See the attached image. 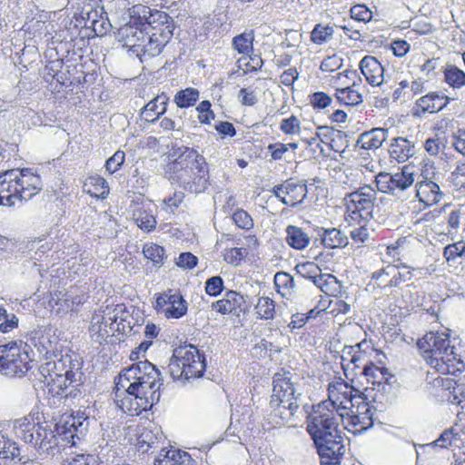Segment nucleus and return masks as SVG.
I'll return each instance as SVG.
<instances>
[{"label":"nucleus","mask_w":465,"mask_h":465,"mask_svg":"<svg viewBox=\"0 0 465 465\" xmlns=\"http://www.w3.org/2000/svg\"><path fill=\"white\" fill-rule=\"evenodd\" d=\"M280 129L286 134H296L300 133V121L295 115L289 118L282 119L280 124Z\"/></svg>","instance_id":"bf43d9fd"},{"label":"nucleus","mask_w":465,"mask_h":465,"mask_svg":"<svg viewBox=\"0 0 465 465\" xmlns=\"http://www.w3.org/2000/svg\"><path fill=\"white\" fill-rule=\"evenodd\" d=\"M417 346L426 362L440 373L457 375L465 369L446 332L430 331L418 341Z\"/></svg>","instance_id":"20e7f679"},{"label":"nucleus","mask_w":465,"mask_h":465,"mask_svg":"<svg viewBox=\"0 0 465 465\" xmlns=\"http://www.w3.org/2000/svg\"><path fill=\"white\" fill-rule=\"evenodd\" d=\"M32 360L22 341L0 345V372L7 377H23L31 369Z\"/></svg>","instance_id":"9d476101"},{"label":"nucleus","mask_w":465,"mask_h":465,"mask_svg":"<svg viewBox=\"0 0 465 465\" xmlns=\"http://www.w3.org/2000/svg\"><path fill=\"white\" fill-rule=\"evenodd\" d=\"M19 455L20 449L17 444L0 431V458L18 459L21 461L22 460L19 458Z\"/></svg>","instance_id":"79ce46f5"},{"label":"nucleus","mask_w":465,"mask_h":465,"mask_svg":"<svg viewBox=\"0 0 465 465\" xmlns=\"http://www.w3.org/2000/svg\"><path fill=\"white\" fill-rule=\"evenodd\" d=\"M154 465H195V462L186 451L162 449Z\"/></svg>","instance_id":"7c9ffc66"},{"label":"nucleus","mask_w":465,"mask_h":465,"mask_svg":"<svg viewBox=\"0 0 465 465\" xmlns=\"http://www.w3.org/2000/svg\"><path fill=\"white\" fill-rule=\"evenodd\" d=\"M340 411L344 414V428L353 434L361 433L373 425V411L367 398L347 384L336 386Z\"/></svg>","instance_id":"39448f33"},{"label":"nucleus","mask_w":465,"mask_h":465,"mask_svg":"<svg viewBox=\"0 0 465 465\" xmlns=\"http://www.w3.org/2000/svg\"><path fill=\"white\" fill-rule=\"evenodd\" d=\"M309 98L311 105L317 110L326 108L332 102L331 97L324 92H315Z\"/></svg>","instance_id":"603ef678"},{"label":"nucleus","mask_w":465,"mask_h":465,"mask_svg":"<svg viewBox=\"0 0 465 465\" xmlns=\"http://www.w3.org/2000/svg\"><path fill=\"white\" fill-rule=\"evenodd\" d=\"M160 398L154 395V391H131V386L120 387L115 391L114 402L117 407L130 416H138L143 411L150 410Z\"/></svg>","instance_id":"9b49d317"},{"label":"nucleus","mask_w":465,"mask_h":465,"mask_svg":"<svg viewBox=\"0 0 465 465\" xmlns=\"http://www.w3.org/2000/svg\"><path fill=\"white\" fill-rule=\"evenodd\" d=\"M146 32L145 24H143L142 16L132 17L128 24L121 26L118 30V40L124 43L134 54L137 51L139 44L145 42Z\"/></svg>","instance_id":"a211bd4d"},{"label":"nucleus","mask_w":465,"mask_h":465,"mask_svg":"<svg viewBox=\"0 0 465 465\" xmlns=\"http://www.w3.org/2000/svg\"><path fill=\"white\" fill-rule=\"evenodd\" d=\"M361 373L366 377L369 383L377 385L378 391L391 394L392 387L390 379H391L392 376L388 372L386 368L378 367L372 362H370L363 365Z\"/></svg>","instance_id":"b1692460"},{"label":"nucleus","mask_w":465,"mask_h":465,"mask_svg":"<svg viewBox=\"0 0 465 465\" xmlns=\"http://www.w3.org/2000/svg\"><path fill=\"white\" fill-rule=\"evenodd\" d=\"M235 225L243 230H251L253 227V221L251 215L243 209H238L232 216Z\"/></svg>","instance_id":"3c124183"},{"label":"nucleus","mask_w":465,"mask_h":465,"mask_svg":"<svg viewBox=\"0 0 465 465\" xmlns=\"http://www.w3.org/2000/svg\"><path fill=\"white\" fill-rule=\"evenodd\" d=\"M164 252V249L155 243H146L143 248L144 257L152 261L155 265L163 264Z\"/></svg>","instance_id":"a18cd8bd"},{"label":"nucleus","mask_w":465,"mask_h":465,"mask_svg":"<svg viewBox=\"0 0 465 465\" xmlns=\"http://www.w3.org/2000/svg\"><path fill=\"white\" fill-rule=\"evenodd\" d=\"M342 61L338 54H332L322 60L320 68L322 72L332 73L342 66Z\"/></svg>","instance_id":"13d9d810"},{"label":"nucleus","mask_w":465,"mask_h":465,"mask_svg":"<svg viewBox=\"0 0 465 465\" xmlns=\"http://www.w3.org/2000/svg\"><path fill=\"white\" fill-rule=\"evenodd\" d=\"M389 153L398 163H403L414 155V143L403 137L393 138L390 144Z\"/></svg>","instance_id":"c756f323"},{"label":"nucleus","mask_w":465,"mask_h":465,"mask_svg":"<svg viewBox=\"0 0 465 465\" xmlns=\"http://www.w3.org/2000/svg\"><path fill=\"white\" fill-rule=\"evenodd\" d=\"M8 193L14 199V205L29 201L43 189V182L39 174L31 168L11 169L0 173Z\"/></svg>","instance_id":"6e6552de"},{"label":"nucleus","mask_w":465,"mask_h":465,"mask_svg":"<svg viewBox=\"0 0 465 465\" xmlns=\"http://www.w3.org/2000/svg\"><path fill=\"white\" fill-rule=\"evenodd\" d=\"M416 196L427 206L438 203L442 198L440 186L427 177L416 184Z\"/></svg>","instance_id":"cd10ccee"},{"label":"nucleus","mask_w":465,"mask_h":465,"mask_svg":"<svg viewBox=\"0 0 465 465\" xmlns=\"http://www.w3.org/2000/svg\"><path fill=\"white\" fill-rule=\"evenodd\" d=\"M223 280L216 275L207 279L205 282V292L210 296H218L223 290Z\"/></svg>","instance_id":"6e6d98bb"},{"label":"nucleus","mask_w":465,"mask_h":465,"mask_svg":"<svg viewBox=\"0 0 465 465\" xmlns=\"http://www.w3.org/2000/svg\"><path fill=\"white\" fill-rule=\"evenodd\" d=\"M286 242L293 249L302 250L310 243L309 235L300 227L288 225L286 227Z\"/></svg>","instance_id":"c9c22d12"},{"label":"nucleus","mask_w":465,"mask_h":465,"mask_svg":"<svg viewBox=\"0 0 465 465\" xmlns=\"http://www.w3.org/2000/svg\"><path fill=\"white\" fill-rule=\"evenodd\" d=\"M199 95L196 88L188 87L176 93L174 102L179 108H188L195 104Z\"/></svg>","instance_id":"a19ab883"},{"label":"nucleus","mask_w":465,"mask_h":465,"mask_svg":"<svg viewBox=\"0 0 465 465\" xmlns=\"http://www.w3.org/2000/svg\"><path fill=\"white\" fill-rule=\"evenodd\" d=\"M272 395L270 405L272 408H282L292 416L298 410L296 389L292 381V373L284 371L276 373L273 377Z\"/></svg>","instance_id":"f8f14e48"},{"label":"nucleus","mask_w":465,"mask_h":465,"mask_svg":"<svg viewBox=\"0 0 465 465\" xmlns=\"http://www.w3.org/2000/svg\"><path fill=\"white\" fill-rule=\"evenodd\" d=\"M168 371L171 375V377L173 380L178 379H185V370L183 364L180 362L179 358H175V351H173V354L172 358L170 359V362L168 364Z\"/></svg>","instance_id":"4d7b16f0"},{"label":"nucleus","mask_w":465,"mask_h":465,"mask_svg":"<svg viewBox=\"0 0 465 465\" xmlns=\"http://www.w3.org/2000/svg\"><path fill=\"white\" fill-rule=\"evenodd\" d=\"M391 276V280L384 287H398L401 283L411 281L415 274L410 270V266L405 263H401L394 265V272Z\"/></svg>","instance_id":"ea45409f"},{"label":"nucleus","mask_w":465,"mask_h":465,"mask_svg":"<svg viewBox=\"0 0 465 465\" xmlns=\"http://www.w3.org/2000/svg\"><path fill=\"white\" fill-rule=\"evenodd\" d=\"M83 362L78 353L66 351L59 360L43 363L39 371L48 393L64 399L80 397L84 378Z\"/></svg>","instance_id":"7ed1b4c3"},{"label":"nucleus","mask_w":465,"mask_h":465,"mask_svg":"<svg viewBox=\"0 0 465 465\" xmlns=\"http://www.w3.org/2000/svg\"><path fill=\"white\" fill-rule=\"evenodd\" d=\"M376 191L370 185H364L357 190L346 193V219L360 223L368 222L373 217Z\"/></svg>","instance_id":"1a4fd4ad"},{"label":"nucleus","mask_w":465,"mask_h":465,"mask_svg":"<svg viewBox=\"0 0 465 465\" xmlns=\"http://www.w3.org/2000/svg\"><path fill=\"white\" fill-rule=\"evenodd\" d=\"M211 103L208 100L202 101L196 107L199 113L198 119L201 124H210L211 120L214 119V113L211 109Z\"/></svg>","instance_id":"864d4df0"},{"label":"nucleus","mask_w":465,"mask_h":465,"mask_svg":"<svg viewBox=\"0 0 465 465\" xmlns=\"http://www.w3.org/2000/svg\"><path fill=\"white\" fill-rule=\"evenodd\" d=\"M239 97L241 98L242 104L245 106H253L258 102L255 91L250 87L242 88L239 91Z\"/></svg>","instance_id":"338daca9"},{"label":"nucleus","mask_w":465,"mask_h":465,"mask_svg":"<svg viewBox=\"0 0 465 465\" xmlns=\"http://www.w3.org/2000/svg\"><path fill=\"white\" fill-rule=\"evenodd\" d=\"M387 136V129L372 128L360 134L356 142V146L364 150L378 149L385 142Z\"/></svg>","instance_id":"c85d7f7f"},{"label":"nucleus","mask_w":465,"mask_h":465,"mask_svg":"<svg viewBox=\"0 0 465 465\" xmlns=\"http://www.w3.org/2000/svg\"><path fill=\"white\" fill-rule=\"evenodd\" d=\"M169 25L158 32H148L145 42L139 44L137 51L134 53L139 59L143 62L146 59L159 55L166 44L173 36Z\"/></svg>","instance_id":"f3484780"},{"label":"nucleus","mask_w":465,"mask_h":465,"mask_svg":"<svg viewBox=\"0 0 465 465\" xmlns=\"http://www.w3.org/2000/svg\"><path fill=\"white\" fill-rule=\"evenodd\" d=\"M68 465H98L97 457L92 454H76Z\"/></svg>","instance_id":"774afa93"},{"label":"nucleus","mask_w":465,"mask_h":465,"mask_svg":"<svg viewBox=\"0 0 465 465\" xmlns=\"http://www.w3.org/2000/svg\"><path fill=\"white\" fill-rule=\"evenodd\" d=\"M125 161V153L124 151H116L111 157H109L104 164L105 170L108 173L113 174L119 171Z\"/></svg>","instance_id":"8fccbe9b"},{"label":"nucleus","mask_w":465,"mask_h":465,"mask_svg":"<svg viewBox=\"0 0 465 465\" xmlns=\"http://www.w3.org/2000/svg\"><path fill=\"white\" fill-rule=\"evenodd\" d=\"M333 33L331 25L317 24L311 33V39L316 45H322L331 39Z\"/></svg>","instance_id":"c03bdc74"},{"label":"nucleus","mask_w":465,"mask_h":465,"mask_svg":"<svg viewBox=\"0 0 465 465\" xmlns=\"http://www.w3.org/2000/svg\"><path fill=\"white\" fill-rule=\"evenodd\" d=\"M38 420L37 431L35 432L38 441V451L44 453L52 452L59 444L63 441L62 436H60L55 430V423L53 424L51 421Z\"/></svg>","instance_id":"aec40b11"},{"label":"nucleus","mask_w":465,"mask_h":465,"mask_svg":"<svg viewBox=\"0 0 465 465\" xmlns=\"http://www.w3.org/2000/svg\"><path fill=\"white\" fill-rule=\"evenodd\" d=\"M168 157L173 160L166 165L165 174L172 183L194 194L207 190L209 168L205 158L197 150L173 144Z\"/></svg>","instance_id":"f03ea898"},{"label":"nucleus","mask_w":465,"mask_h":465,"mask_svg":"<svg viewBox=\"0 0 465 465\" xmlns=\"http://www.w3.org/2000/svg\"><path fill=\"white\" fill-rule=\"evenodd\" d=\"M450 101V98L441 93H429L416 101L412 108V114L414 116H421L426 113H438L444 109Z\"/></svg>","instance_id":"412c9836"},{"label":"nucleus","mask_w":465,"mask_h":465,"mask_svg":"<svg viewBox=\"0 0 465 465\" xmlns=\"http://www.w3.org/2000/svg\"><path fill=\"white\" fill-rule=\"evenodd\" d=\"M141 9L142 13L140 15L143 24H145L146 32H148L149 29L153 30V32H158L165 28L166 25L170 26L169 29L171 33L173 32V20L167 13L159 10H152L147 6H142Z\"/></svg>","instance_id":"393cba45"},{"label":"nucleus","mask_w":465,"mask_h":465,"mask_svg":"<svg viewBox=\"0 0 465 465\" xmlns=\"http://www.w3.org/2000/svg\"><path fill=\"white\" fill-rule=\"evenodd\" d=\"M271 193L283 204L294 207L304 201L308 190L305 183L288 179L282 183L273 186Z\"/></svg>","instance_id":"6ab92c4d"},{"label":"nucleus","mask_w":465,"mask_h":465,"mask_svg":"<svg viewBox=\"0 0 465 465\" xmlns=\"http://www.w3.org/2000/svg\"><path fill=\"white\" fill-rule=\"evenodd\" d=\"M168 97L157 95L148 102L142 109V115L146 122H154L166 112Z\"/></svg>","instance_id":"2f4dec72"},{"label":"nucleus","mask_w":465,"mask_h":465,"mask_svg":"<svg viewBox=\"0 0 465 465\" xmlns=\"http://www.w3.org/2000/svg\"><path fill=\"white\" fill-rule=\"evenodd\" d=\"M414 181V173L409 166H404L401 172L394 173H380L375 178L380 192L396 197H401L412 186Z\"/></svg>","instance_id":"ddd939ff"},{"label":"nucleus","mask_w":465,"mask_h":465,"mask_svg":"<svg viewBox=\"0 0 465 465\" xmlns=\"http://www.w3.org/2000/svg\"><path fill=\"white\" fill-rule=\"evenodd\" d=\"M131 386V391H154V395L160 398L161 372L155 365L145 361H140L124 369L115 382V388Z\"/></svg>","instance_id":"423d86ee"},{"label":"nucleus","mask_w":465,"mask_h":465,"mask_svg":"<svg viewBox=\"0 0 465 465\" xmlns=\"http://www.w3.org/2000/svg\"><path fill=\"white\" fill-rule=\"evenodd\" d=\"M118 313L101 314L94 313L91 320L89 331L95 341L102 343L107 337L114 333V325L118 320Z\"/></svg>","instance_id":"4be33fe9"},{"label":"nucleus","mask_w":465,"mask_h":465,"mask_svg":"<svg viewBox=\"0 0 465 465\" xmlns=\"http://www.w3.org/2000/svg\"><path fill=\"white\" fill-rule=\"evenodd\" d=\"M295 270L302 278L311 280L313 283L322 272L317 264L311 262L297 264Z\"/></svg>","instance_id":"49530a36"},{"label":"nucleus","mask_w":465,"mask_h":465,"mask_svg":"<svg viewBox=\"0 0 465 465\" xmlns=\"http://www.w3.org/2000/svg\"><path fill=\"white\" fill-rule=\"evenodd\" d=\"M155 309L167 319H180L187 313L188 304L180 292L169 290L156 298Z\"/></svg>","instance_id":"dca6fc26"},{"label":"nucleus","mask_w":465,"mask_h":465,"mask_svg":"<svg viewBox=\"0 0 465 465\" xmlns=\"http://www.w3.org/2000/svg\"><path fill=\"white\" fill-rule=\"evenodd\" d=\"M248 252L245 248H231L225 250L224 261L233 266H238L244 261Z\"/></svg>","instance_id":"09e8293b"},{"label":"nucleus","mask_w":465,"mask_h":465,"mask_svg":"<svg viewBox=\"0 0 465 465\" xmlns=\"http://www.w3.org/2000/svg\"><path fill=\"white\" fill-rule=\"evenodd\" d=\"M294 278L285 272H279L274 275L275 287L279 292L282 291V295L294 288Z\"/></svg>","instance_id":"de8ad7c7"},{"label":"nucleus","mask_w":465,"mask_h":465,"mask_svg":"<svg viewBox=\"0 0 465 465\" xmlns=\"http://www.w3.org/2000/svg\"><path fill=\"white\" fill-rule=\"evenodd\" d=\"M319 236L322 239V243L324 247L334 249L342 248L348 244L347 235L337 228H321Z\"/></svg>","instance_id":"473e14b6"},{"label":"nucleus","mask_w":465,"mask_h":465,"mask_svg":"<svg viewBox=\"0 0 465 465\" xmlns=\"http://www.w3.org/2000/svg\"><path fill=\"white\" fill-rule=\"evenodd\" d=\"M255 310L260 319L272 320L275 316V302L269 297H260Z\"/></svg>","instance_id":"37998d69"},{"label":"nucleus","mask_w":465,"mask_h":465,"mask_svg":"<svg viewBox=\"0 0 465 465\" xmlns=\"http://www.w3.org/2000/svg\"><path fill=\"white\" fill-rule=\"evenodd\" d=\"M38 420L35 421L34 416H26L15 420L14 422V431L15 436L24 442L33 446L38 450V441L35 432L37 431Z\"/></svg>","instance_id":"a878e982"},{"label":"nucleus","mask_w":465,"mask_h":465,"mask_svg":"<svg viewBox=\"0 0 465 465\" xmlns=\"http://www.w3.org/2000/svg\"><path fill=\"white\" fill-rule=\"evenodd\" d=\"M313 284L329 296L336 295L340 287L339 281L334 275L322 272Z\"/></svg>","instance_id":"4c0bfd02"},{"label":"nucleus","mask_w":465,"mask_h":465,"mask_svg":"<svg viewBox=\"0 0 465 465\" xmlns=\"http://www.w3.org/2000/svg\"><path fill=\"white\" fill-rule=\"evenodd\" d=\"M88 417L84 413H77L76 416L64 414L55 422V430L62 436L63 442L75 445L88 430Z\"/></svg>","instance_id":"4468645a"},{"label":"nucleus","mask_w":465,"mask_h":465,"mask_svg":"<svg viewBox=\"0 0 465 465\" xmlns=\"http://www.w3.org/2000/svg\"><path fill=\"white\" fill-rule=\"evenodd\" d=\"M328 399L312 406L306 420L307 431L320 456L321 465H341L345 452L341 423L344 414L340 411L336 386H329Z\"/></svg>","instance_id":"f257e3e1"},{"label":"nucleus","mask_w":465,"mask_h":465,"mask_svg":"<svg viewBox=\"0 0 465 465\" xmlns=\"http://www.w3.org/2000/svg\"><path fill=\"white\" fill-rule=\"evenodd\" d=\"M360 70L366 81L372 86H380L384 81V68L379 60L371 55H365L359 64Z\"/></svg>","instance_id":"bb28decb"},{"label":"nucleus","mask_w":465,"mask_h":465,"mask_svg":"<svg viewBox=\"0 0 465 465\" xmlns=\"http://www.w3.org/2000/svg\"><path fill=\"white\" fill-rule=\"evenodd\" d=\"M133 218L138 227L146 232L153 231L157 224L153 211L150 204H142L141 206H137L133 211Z\"/></svg>","instance_id":"72a5a7b5"},{"label":"nucleus","mask_w":465,"mask_h":465,"mask_svg":"<svg viewBox=\"0 0 465 465\" xmlns=\"http://www.w3.org/2000/svg\"><path fill=\"white\" fill-rule=\"evenodd\" d=\"M336 81L342 83L346 81L351 86H359L361 83V78L356 70H345L342 73L337 74L335 76Z\"/></svg>","instance_id":"052dcab7"},{"label":"nucleus","mask_w":465,"mask_h":465,"mask_svg":"<svg viewBox=\"0 0 465 465\" xmlns=\"http://www.w3.org/2000/svg\"><path fill=\"white\" fill-rule=\"evenodd\" d=\"M351 16L359 22H368L371 19V12L364 5H357L351 8Z\"/></svg>","instance_id":"0e129e2a"},{"label":"nucleus","mask_w":465,"mask_h":465,"mask_svg":"<svg viewBox=\"0 0 465 465\" xmlns=\"http://www.w3.org/2000/svg\"><path fill=\"white\" fill-rule=\"evenodd\" d=\"M175 358L180 359L185 370V380L202 377L206 368L205 357L193 345L189 344L174 350Z\"/></svg>","instance_id":"2eb2a0df"},{"label":"nucleus","mask_w":465,"mask_h":465,"mask_svg":"<svg viewBox=\"0 0 465 465\" xmlns=\"http://www.w3.org/2000/svg\"><path fill=\"white\" fill-rule=\"evenodd\" d=\"M465 254V242H458L444 248L443 256L447 261L455 260Z\"/></svg>","instance_id":"5fc2aeb1"},{"label":"nucleus","mask_w":465,"mask_h":465,"mask_svg":"<svg viewBox=\"0 0 465 465\" xmlns=\"http://www.w3.org/2000/svg\"><path fill=\"white\" fill-rule=\"evenodd\" d=\"M444 82L453 89L465 85V73L455 65H447L443 71Z\"/></svg>","instance_id":"e433bc0d"},{"label":"nucleus","mask_w":465,"mask_h":465,"mask_svg":"<svg viewBox=\"0 0 465 465\" xmlns=\"http://www.w3.org/2000/svg\"><path fill=\"white\" fill-rule=\"evenodd\" d=\"M357 347L358 349H355L354 347L345 348L341 356L342 361H348L349 363L354 364L353 369L360 368L358 362L361 361V352L360 351L359 345H357Z\"/></svg>","instance_id":"e2e57ef3"},{"label":"nucleus","mask_w":465,"mask_h":465,"mask_svg":"<svg viewBox=\"0 0 465 465\" xmlns=\"http://www.w3.org/2000/svg\"><path fill=\"white\" fill-rule=\"evenodd\" d=\"M86 298L84 292L77 293L76 290L74 289H71L64 294V301H71V303H68V309L70 311L76 310L77 306L85 302Z\"/></svg>","instance_id":"680f3d73"},{"label":"nucleus","mask_w":465,"mask_h":465,"mask_svg":"<svg viewBox=\"0 0 465 465\" xmlns=\"http://www.w3.org/2000/svg\"><path fill=\"white\" fill-rule=\"evenodd\" d=\"M252 32H244L232 38V47L240 54L249 55L253 50Z\"/></svg>","instance_id":"58836bf2"},{"label":"nucleus","mask_w":465,"mask_h":465,"mask_svg":"<svg viewBox=\"0 0 465 465\" xmlns=\"http://www.w3.org/2000/svg\"><path fill=\"white\" fill-rule=\"evenodd\" d=\"M61 331L50 324L41 325L31 330L26 334L25 346L34 348L38 356L48 361L59 360L66 351L65 342L61 340Z\"/></svg>","instance_id":"0eeeda50"},{"label":"nucleus","mask_w":465,"mask_h":465,"mask_svg":"<svg viewBox=\"0 0 465 465\" xmlns=\"http://www.w3.org/2000/svg\"><path fill=\"white\" fill-rule=\"evenodd\" d=\"M342 85L344 86L336 89L335 97L339 104L353 106L362 103V95L356 89L357 86H351L346 81Z\"/></svg>","instance_id":"f704fd0d"},{"label":"nucleus","mask_w":465,"mask_h":465,"mask_svg":"<svg viewBox=\"0 0 465 465\" xmlns=\"http://www.w3.org/2000/svg\"><path fill=\"white\" fill-rule=\"evenodd\" d=\"M246 301L243 295L235 291H228L224 297L213 302L212 308L221 314H232L239 316L246 311Z\"/></svg>","instance_id":"5701e85b"},{"label":"nucleus","mask_w":465,"mask_h":465,"mask_svg":"<svg viewBox=\"0 0 465 465\" xmlns=\"http://www.w3.org/2000/svg\"><path fill=\"white\" fill-rule=\"evenodd\" d=\"M198 263V258L192 252H182L180 253L176 265L183 269H193Z\"/></svg>","instance_id":"69168bd1"}]
</instances>
